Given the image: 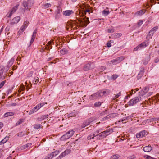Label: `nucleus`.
<instances>
[{
  "label": "nucleus",
  "mask_w": 159,
  "mask_h": 159,
  "mask_svg": "<svg viewBox=\"0 0 159 159\" xmlns=\"http://www.w3.org/2000/svg\"><path fill=\"white\" fill-rule=\"evenodd\" d=\"M148 134L147 131L145 130H143L139 133L136 134V136L137 138H140L145 136Z\"/></svg>",
  "instance_id": "obj_13"
},
{
  "label": "nucleus",
  "mask_w": 159,
  "mask_h": 159,
  "mask_svg": "<svg viewBox=\"0 0 159 159\" xmlns=\"http://www.w3.org/2000/svg\"><path fill=\"white\" fill-rule=\"evenodd\" d=\"M115 30L114 28L109 29L107 30V31L108 33H113L114 32Z\"/></svg>",
  "instance_id": "obj_41"
},
{
  "label": "nucleus",
  "mask_w": 159,
  "mask_h": 159,
  "mask_svg": "<svg viewBox=\"0 0 159 159\" xmlns=\"http://www.w3.org/2000/svg\"><path fill=\"white\" fill-rule=\"evenodd\" d=\"M53 41H54L53 40H52L50 41H49L48 42V44L49 46L48 48L50 47V48H52V46H51V44H52V43L54 44V42H53Z\"/></svg>",
  "instance_id": "obj_39"
},
{
  "label": "nucleus",
  "mask_w": 159,
  "mask_h": 159,
  "mask_svg": "<svg viewBox=\"0 0 159 159\" xmlns=\"http://www.w3.org/2000/svg\"><path fill=\"white\" fill-rule=\"evenodd\" d=\"M26 147H25V145L21 147V149H25Z\"/></svg>",
  "instance_id": "obj_61"
},
{
  "label": "nucleus",
  "mask_w": 159,
  "mask_h": 159,
  "mask_svg": "<svg viewBox=\"0 0 159 159\" xmlns=\"http://www.w3.org/2000/svg\"><path fill=\"white\" fill-rule=\"evenodd\" d=\"M3 123L1 122H0V129L3 127Z\"/></svg>",
  "instance_id": "obj_55"
},
{
  "label": "nucleus",
  "mask_w": 159,
  "mask_h": 159,
  "mask_svg": "<svg viewBox=\"0 0 159 159\" xmlns=\"http://www.w3.org/2000/svg\"><path fill=\"white\" fill-rule=\"evenodd\" d=\"M42 125L39 124H36L34 125V128L36 129H38L41 127ZM42 128H43V127H42Z\"/></svg>",
  "instance_id": "obj_31"
},
{
  "label": "nucleus",
  "mask_w": 159,
  "mask_h": 159,
  "mask_svg": "<svg viewBox=\"0 0 159 159\" xmlns=\"http://www.w3.org/2000/svg\"><path fill=\"white\" fill-rule=\"evenodd\" d=\"M118 77V76L116 75H113L112 77V79H113V80H115Z\"/></svg>",
  "instance_id": "obj_51"
},
{
  "label": "nucleus",
  "mask_w": 159,
  "mask_h": 159,
  "mask_svg": "<svg viewBox=\"0 0 159 159\" xmlns=\"http://www.w3.org/2000/svg\"><path fill=\"white\" fill-rule=\"evenodd\" d=\"M20 17L19 16L15 17L12 19L10 24L11 25H13L15 24H16L20 21Z\"/></svg>",
  "instance_id": "obj_15"
},
{
  "label": "nucleus",
  "mask_w": 159,
  "mask_h": 159,
  "mask_svg": "<svg viewBox=\"0 0 159 159\" xmlns=\"http://www.w3.org/2000/svg\"><path fill=\"white\" fill-rule=\"evenodd\" d=\"M35 37H36V34H33L32 37V38H31V40L30 41V44L29 45V47H30L31 45V44L34 42V39H35Z\"/></svg>",
  "instance_id": "obj_33"
},
{
  "label": "nucleus",
  "mask_w": 159,
  "mask_h": 159,
  "mask_svg": "<svg viewBox=\"0 0 159 159\" xmlns=\"http://www.w3.org/2000/svg\"><path fill=\"white\" fill-rule=\"evenodd\" d=\"M23 122V120L22 119H20L18 120L16 124V126H17Z\"/></svg>",
  "instance_id": "obj_38"
},
{
  "label": "nucleus",
  "mask_w": 159,
  "mask_h": 159,
  "mask_svg": "<svg viewBox=\"0 0 159 159\" xmlns=\"http://www.w3.org/2000/svg\"><path fill=\"white\" fill-rule=\"evenodd\" d=\"M141 97H136L133 99L131 100L128 102V104L130 106H133L134 104L137 103L141 100Z\"/></svg>",
  "instance_id": "obj_6"
},
{
  "label": "nucleus",
  "mask_w": 159,
  "mask_h": 159,
  "mask_svg": "<svg viewBox=\"0 0 159 159\" xmlns=\"http://www.w3.org/2000/svg\"><path fill=\"white\" fill-rule=\"evenodd\" d=\"M39 79L38 77L35 78L33 80V83L34 84H37L39 81Z\"/></svg>",
  "instance_id": "obj_40"
},
{
  "label": "nucleus",
  "mask_w": 159,
  "mask_h": 159,
  "mask_svg": "<svg viewBox=\"0 0 159 159\" xmlns=\"http://www.w3.org/2000/svg\"><path fill=\"white\" fill-rule=\"evenodd\" d=\"M146 11V10L145 9L142 10L137 12L135 13V15L137 16L142 15Z\"/></svg>",
  "instance_id": "obj_21"
},
{
  "label": "nucleus",
  "mask_w": 159,
  "mask_h": 159,
  "mask_svg": "<svg viewBox=\"0 0 159 159\" xmlns=\"http://www.w3.org/2000/svg\"><path fill=\"white\" fill-rule=\"evenodd\" d=\"M102 102L99 101L96 102L94 104V107H99L101 105Z\"/></svg>",
  "instance_id": "obj_26"
},
{
  "label": "nucleus",
  "mask_w": 159,
  "mask_h": 159,
  "mask_svg": "<svg viewBox=\"0 0 159 159\" xmlns=\"http://www.w3.org/2000/svg\"><path fill=\"white\" fill-rule=\"evenodd\" d=\"M8 139V137H6L0 142V145H2L6 143Z\"/></svg>",
  "instance_id": "obj_30"
},
{
  "label": "nucleus",
  "mask_w": 159,
  "mask_h": 159,
  "mask_svg": "<svg viewBox=\"0 0 159 159\" xmlns=\"http://www.w3.org/2000/svg\"><path fill=\"white\" fill-rule=\"evenodd\" d=\"M70 150L69 149H67L65 151V152L67 155H68V154H69L70 153Z\"/></svg>",
  "instance_id": "obj_53"
},
{
  "label": "nucleus",
  "mask_w": 159,
  "mask_h": 159,
  "mask_svg": "<svg viewBox=\"0 0 159 159\" xmlns=\"http://www.w3.org/2000/svg\"><path fill=\"white\" fill-rule=\"evenodd\" d=\"M133 92L134 90L133 89L131 90V91L130 92V95H132V94H134Z\"/></svg>",
  "instance_id": "obj_60"
},
{
  "label": "nucleus",
  "mask_w": 159,
  "mask_h": 159,
  "mask_svg": "<svg viewBox=\"0 0 159 159\" xmlns=\"http://www.w3.org/2000/svg\"><path fill=\"white\" fill-rule=\"evenodd\" d=\"M61 12V10H60L59 9H58L57 11V15L55 17L56 19H58L59 18V14Z\"/></svg>",
  "instance_id": "obj_35"
},
{
  "label": "nucleus",
  "mask_w": 159,
  "mask_h": 159,
  "mask_svg": "<svg viewBox=\"0 0 159 159\" xmlns=\"http://www.w3.org/2000/svg\"><path fill=\"white\" fill-rule=\"evenodd\" d=\"M5 84V82L3 81L1 82L0 84V89Z\"/></svg>",
  "instance_id": "obj_52"
},
{
  "label": "nucleus",
  "mask_w": 159,
  "mask_h": 159,
  "mask_svg": "<svg viewBox=\"0 0 159 159\" xmlns=\"http://www.w3.org/2000/svg\"><path fill=\"white\" fill-rule=\"evenodd\" d=\"M14 113L12 112H9L5 113L4 114V117H7L9 116L14 115Z\"/></svg>",
  "instance_id": "obj_24"
},
{
  "label": "nucleus",
  "mask_w": 159,
  "mask_h": 159,
  "mask_svg": "<svg viewBox=\"0 0 159 159\" xmlns=\"http://www.w3.org/2000/svg\"><path fill=\"white\" fill-rule=\"evenodd\" d=\"M152 150V147L150 145H148L143 148V150L146 152H149Z\"/></svg>",
  "instance_id": "obj_20"
},
{
  "label": "nucleus",
  "mask_w": 159,
  "mask_h": 159,
  "mask_svg": "<svg viewBox=\"0 0 159 159\" xmlns=\"http://www.w3.org/2000/svg\"><path fill=\"white\" fill-rule=\"evenodd\" d=\"M125 59V57L124 56H121L117 57L115 59H113L110 61L113 64H116L118 63H120L122 61Z\"/></svg>",
  "instance_id": "obj_8"
},
{
  "label": "nucleus",
  "mask_w": 159,
  "mask_h": 159,
  "mask_svg": "<svg viewBox=\"0 0 159 159\" xmlns=\"http://www.w3.org/2000/svg\"><path fill=\"white\" fill-rule=\"evenodd\" d=\"M107 47H110L111 46V44L110 43H107Z\"/></svg>",
  "instance_id": "obj_57"
},
{
  "label": "nucleus",
  "mask_w": 159,
  "mask_h": 159,
  "mask_svg": "<svg viewBox=\"0 0 159 159\" xmlns=\"http://www.w3.org/2000/svg\"><path fill=\"white\" fill-rule=\"evenodd\" d=\"M59 153V151H56L54 152H53L51 153V154L52 155L53 157H54L56 156L57 155H58Z\"/></svg>",
  "instance_id": "obj_34"
},
{
  "label": "nucleus",
  "mask_w": 159,
  "mask_h": 159,
  "mask_svg": "<svg viewBox=\"0 0 159 159\" xmlns=\"http://www.w3.org/2000/svg\"><path fill=\"white\" fill-rule=\"evenodd\" d=\"M148 45V42H143L142 43L138 46L135 48L134 49V50L135 51H137L139 48L145 47Z\"/></svg>",
  "instance_id": "obj_14"
},
{
  "label": "nucleus",
  "mask_w": 159,
  "mask_h": 159,
  "mask_svg": "<svg viewBox=\"0 0 159 159\" xmlns=\"http://www.w3.org/2000/svg\"><path fill=\"white\" fill-rule=\"evenodd\" d=\"M31 143H29L25 145V147L27 148L28 147H30L31 146Z\"/></svg>",
  "instance_id": "obj_54"
},
{
  "label": "nucleus",
  "mask_w": 159,
  "mask_h": 159,
  "mask_svg": "<svg viewBox=\"0 0 159 159\" xmlns=\"http://www.w3.org/2000/svg\"><path fill=\"white\" fill-rule=\"evenodd\" d=\"M103 96V93L101 91L98 92L91 95L89 97V99L91 100H94L97 98H100Z\"/></svg>",
  "instance_id": "obj_3"
},
{
  "label": "nucleus",
  "mask_w": 159,
  "mask_h": 159,
  "mask_svg": "<svg viewBox=\"0 0 159 159\" xmlns=\"http://www.w3.org/2000/svg\"><path fill=\"white\" fill-rule=\"evenodd\" d=\"M110 91L108 89H106L103 92L102 91V93H103V96L104 95L106 96V95H108L110 93Z\"/></svg>",
  "instance_id": "obj_25"
},
{
  "label": "nucleus",
  "mask_w": 159,
  "mask_h": 159,
  "mask_svg": "<svg viewBox=\"0 0 159 159\" xmlns=\"http://www.w3.org/2000/svg\"><path fill=\"white\" fill-rule=\"evenodd\" d=\"M16 105V103H12L11 104V106H15Z\"/></svg>",
  "instance_id": "obj_59"
},
{
  "label": "nucleus",
  "mask_w": 159,
  "mask_h": 159,
  "mask_svg": "<svg viewBox=\"0 0 159 159\" xmlns=\"http://www.w3.org/2000/svg\"><path fill=\"white\" fill-rule=\"evenodd\" d=\"M143 75V71H140L138 74L137 76V78L138 79H139Z\"/></svg>",
  "instance_id": "obj_27"
},
{
  "label": "nucleus",
  "mask_w": 159,
  "mask_h": 159,
  "mask_svg": "<svg viewBox=\"0 0 159 159\" xmlns=\"http://www.w3.org/2000/svg\"><path fill=\"white\" fill-rule=\"evenodd\" d=\"M158 28V26H156L151 29L148 33L147 38V39H148V38H152V36H153L156 31L157 30Z\"/></svg>",
  "instance_id": "obj_11"
},
{
  "label": "nucleus",
  "mask_w": 159,
  "mask_h": 159,
  "mask_svg": "<svg viewBox=\"0 0 159 159\" xmlns=\"http://www.w3.org/2000/svg\"><path fill=\"white\" fill-rule=\"evenodd\" d=\"M73 13L72 10H66L63 11V14L65 16H69Z\"/></svg>",
  "instance_id": "obj_18"
},
{
  "label": "nucleus",
  "mask_w": 159,
  "mask_h": 159,
  "mask_svg": "<svg viewBox=\"0 0 159 159\" xmlns=\"http://www.w3.org/2000/svg\"><path fill=\"white\" fill-rule=\"evenodd\" d=\"M120 94H121V92H120L117 95H116L115 94V98H113V100H114L116 98H118L120 95Z\"/></svg>",
  "instance_id": "obj_44"
},
{
  "label": "nucleus",
  "mask_w": 159,
  "mask_h": 159,
  "mask_svg": "<svg viewBox=\"0 0 159 159\" xmlns=\"http://www.w3.org/2000/svg\"><path fill=\"white\" fill-rule=\"evenodd\" d=\"M48 115H44L43 116V119H45V118H47L48 117Z\"/></svg>",
  "instance_id": "obj_58"
},
{
  "label": "nucleus",
  "mask_w": 159,
  "mask_h": 159,
  "mask_svg": "<svg viewBox=\"0 0 159 159\" xmlns=\"http://www.w3.org/2000/svg\"><path fill=\"white\" fill-rule=\"evenodd\" d=\"M143 23V21L142 20H140L138 23V25L140 26Z\"/></svg>",
  "instance_id": "obj_50"
},
{
  "label": "nucleus",
  "mask_w": 159,
  "mask_h": 159,
  "mask_svg": "<svg viewBox=\"0 0 159 159\" xmlns=\"http://www.w3.org/2000/svg\"><path fill=\"white\" fill-rule=\"evenodd\" d=\"M18 6L19 5L17 4L12 9L8 16L9 17H11V16L12 14L14 13L16 11V10H17L18 8Z\"/></svg>",
  "instance_id": "obj_19"
},
{
  "label": "nucleus",
  "mask_w": 159,
  "mask_h": 159,
  "mask_svg": "<svg viewBox=\"0 0 159 159\" xmlns=\"http://www.w3.org/2000/svg\"><path fill=\"white\" fill-rule=\"evenodd\" d=\"M120 157L118 154H115L112 156L110 159H118Z\"/></svg>",
  "instance_id": "obj_29"
},
{
  "label": "nucleus",
  "mask_w": 159,
  "mask_h": 159,
  "mask_svg": "<svg viewBox=\"0 0 159 159\" xmlns=\"http://www.w3.org/2000/svg\"><path fill=\"white\" fill-rule=\"evenodd\" d=\"M122 35L121 33H116L115 34L114 37L115 38H118Z\"/></svg>",
  "instance_id": "obj_37"
},
{
  "label": "nucleus",
  "mask_w": 159,
  "mask_h": 159,
  "mask_svg": "<svg viewBox=\"0 0 159 159\" xmlns=\"http://www.w3.org/2000/svg\"><path fill=\"white\" fill-rule=\"evenodd\" d=\"M85 18L86 16L82 20L80 19V18L78 19V21L80 23V24L79 25V23L76 21L75 23L77 26H78L79 25L80 27L86 26L89 23V21L88 20V18Z\"/></svg>",
  "instance_id": "obj_2"
},
{
  "label": "nucleus",
  "mask_w": 159,
  "mask_h": 159,
  "mask_svg": "<svg viewBox=\"0 0 159 159\" xmlns=\"http://www.w3.org/2000/svg\"><path fill=\"white\" fill-rule=\"evenodd\" d=\"M17 66H13L12 67V70H15L17 68Z\"/></svg>",
  "instance_id": "obj_56"
},
{
  "label": "nucleus",
  "mask_w": 159,
  "mask_h": 159,
  "mask_svg": "<svg viewBox=\"0 0 159 159\" xmlns=\"http://www.w3.org/2000/svg\"><path fill=\"white\" fill-rule=\"evenodd\" d=\"M149 88L148 87H145L140 92H139L140 96H143L148 91Z\"/></svg>",
  "instance_id": "obj_16"
},
{
  "label": "nucleus",
  "mask_w": 159,
  "mask_h": 159,
  "mask_svg": "<svg viewBox=\"0 0 159 159\" xmlns=\"http://www.w3.org/2000/svg\"><path fill=\"white\" fill-rule=\"evenodd\" d=\"M102 14L105 16H107L109 13V11L108 10H104L102 12Z\"/></svg>",
  "instance_id": "obj_32"
},
{
  "label": "nucleus",
  "mask_w": 159,
  "mask_h": 159,
  "mask_svg": "<svg viewBox=\"0 0 159 159\" xmlns=\"http://www.w3.org/2000/svg\"><path fill=\"white\" fill-rule=\"evenodd\" d=\"M53 157L51 154L48 155L44 158V159H51L53 158Z\"/></svg>",
  "instance_id": "obj_42"
},
{
  "label": "nucleus",
  "mask_w": 159,
  "mask_h": 159,
  "mask_svg": "<svg viewBox=\"0 0 159 159\" xmlns=\"http://www.w3.org/2000/svg\"><path fill=\"white\" fill-rule=\"evenodd\" d=\"M85 9L84 13H82L81 14L80 13V16H84V15H86L87 12H88L89 14H90V12L93 13V11L92 10V8L90 6H85L84 7Z\"/></svg>",
  "instance_id": "obj_7"
},
{
  "label": "nucleus",
  "mask_w": 159,
  "mask_h": 159,
  "mask_svg": "<svg viewBox=\"0 0 159 159\" xmlns=\"http://www.w3.org/2000/svg\"><path fill=\"white\" fill-rule=\"evenodd\" d=\"M101 129H100V130H96L94 133V136H95V137H96V135H97L100 132V130Z\"/></svg>",
  "instance_id": "obj_45"
},
{
  "label": "nucleus",
  "mask_w": 159,
  "mask_h": 159,
  "mask_svg": "<svg viewBox=\"0 0 159 159\" xmlns=\"http://www.w3.org/2000/svg\"><path fill=\"white\" fill-rule=\"evenodd\" d=\"M15 59L14 58H12L8 63V64L5 68V70L7 71L9 67H10L13 64Z\"/></svg>",
  "instance_id": "obj_17"
},
{
  "label": "nucleus",
  "mask_w": 159,
  "mask_h": 159,
  "mask_svg": "<svg viewBox=\"0 0 159 159\" xmlns=\"http://www.w3.org/2000/svg\"><path fill=\"white\" fill-rule=\"evenodd\" d=\"M45 104H47V103H41L39 104H38L36 106L37 107L38 109L39 110L40 108H41Z\"/></svg>",
  "instance_id": "obj_28"
},
{
  "label": "nucleus",
  "mask_w": 159,
  "mask_h": 159,
  "mask_svg": "<svg viewBox=\"0 0 159 159\" xmlns=\"http://www.w3.org/2000/svg\"><path fill=\"white\" fill-rule=\"evenodd\" d=\"M112 114H109V115H108L106 117H104V119H109L110 118H111L112 117Z\"/></svg>",
  "instance_id": "obj_46"
},
{
  "label": "nucleus",
  "mask_w": 159,
  "mask_h": 159,
  "mask_svg": "<svg viewBox=\"0 0 159 159\" xmlns=\"http://www.w3.org/2000/svg\"><path fill=\"white\" fill-rule=\"evenodd\" d=\"M51 5L50 3H46L44 4V6L46 8L49 7L51 6Z\"/></svg>",
  "instance_id": "obj_47"
},
{
  "label": "nucleus",
  "mask_w": 159,
  "mask_h": 159,
  "mask_svg": "<svg viewBox=\"0 0 159 159\" xmlns=\"http://www.w3.org/2000/svg\"><path fill=\"white\" fill-rule=\"evenodd\" d=\"M156 97H157V98L159 99V94H157L156 95Z\"/></svg>",
  "instance_id": "obj_64"
},
{
  "label": "nucleus",
  "mask_w": 159,
  "mask_h": 159,
  "mask_svg": "<svg viewBox=\"0 0 159 159\" xmlns=\"http://www.w3.org/2000/svg\"><path fill=\"white\" fill-rule=\"evenodd\" d=\"M33 3L30 2L29 0L28 2L25 1H23L22 4L23 6L25 9L26 10H29L30 9V7L33 5Z\"/></svg>",
  "instance_id": "obj_9"
},
{
  "label": "nucleus",
  "mask_w": 159,
  "mask_h": 159,
  "mask_svg": "<svg viewBox=\"0 0 159 159\" xmlns=\"http://www.w3.org/2000/svg\"><path fill=\"white\" fill-rule=\"evenodd\" d=\"M93 119L92 118H90L85 121L82 125L81 127L84 128L90 124L93 121Z\"/></svg>",
  "instance_id": "obj_12"
},
{
  "label": "nucleus",
  "mask_w": 159,
  "mask_h": 159,
  "mask_svg": "<svg viewBox=\"0 0 159 159\" xmlns=\"http://www.w3.org/2000/svg\"><path fill=\"white\" fill-rule=\"evenodd\" d=\"M25 135V134L23 132H20L17 134L18 136L20 137H22Z\"/></svg>",
  "instance_id": "obj_43"
},
{
  "label": "nucleus",
  "mask_w": 159,
  "mask_h": 159,
  "mask_svg": "<svg viewBox=\"0 0 159 159\" xmlns=\"http://www.w3.org/2000/svg\"><path fill=\"white\" fill-rule=\"evenodd\" d=\"M24 89H25V88L24 87H23L22 89H20V91H19V93L21 91H24Z\"/></svg>",
  "instance_id": "obj_63"
},
{
  "label": "nucleus",
  "mask_w": 159,
  "mask_h": 159,
  "mask_svg": "<svg viewBox=\"0 0 159 159\" xmlns=\"http://www.w3.org/2000/svg\"><path fill=\"white\" fill-rule=\"evenodd\" d=\"M112 130L108 129L103 132H101L98 134L96 135V138L97 140H100L106 138L111 133H112Z\"/></svg>",
  "instance_id": "obj_1"
},
{
  "label": "nucleus",
  "mask_w": 159,
  "mask_h": 159,
  "mask_svg": "<svg viewBox=\"0 0 159 159\" xmlns=\"http://www.w3.org/2000/svg\"><path fill=\"white\" fill-rule=\"evenodd\" d=\"M4 68V67L3 66L0 67V79L1 78H5L4 76L3 75Z\"/></svg>",
  "instance_id": "obj_22"
},
{
  "label": "nucleus",
  "mask_w": 159,
  "mask_h": 159,
  "mask_svg": "<svg viewBox=\"0 0 159 159\" xmlns=\"http://www.w3.org/2000/svg\"><path fill=\"white\" fill-rule=\"evenodd\" d=\"M95 67V65L93 62H90L84 65L83 69L85 71H88L94 68Z\"/></svg>",
  "instance_id": "obj_5"
},
{
  "label": "nucleus",
  "mask_w": 159,
  "mask_h": 159,
  "mask_svg": "<svg viewBox=\"0 0 159 159\" xmlns=\"http://www.w3.org/2000/svg\"><path fill=\"white\" fill-rule=\"evenodd\" d=\"M29 24V22L28 21H27L24 22L23 25L21 27L20 29L18 32V34H21V33L25 30Z\"/></svg>",
  "instance_id": "obj_10"
},
{
  "label": "nucleus",
  "mask_w": 159,
  "mask_h": 159,
  "mask_svg": "<svg viewBox=\"0 0 159 159\" xmlns=\"http://www.w3.org/2000/svg\"><path fill=\"white\" fill-rule=\"evenodd\" d=\"M66 51L65 49H63L60 51L61 53L63 54H66Z\"/></svg>",
  "instance_id": "obj_48"
},
{
  "label": "nucleus",
  "mask_w": 159,
  "mask_h": 159,
  "mask_svg": "<svg viewBox=\"0 0 159 159\" xmlns=\"http://www.w3.org/2000/svg\"><path fill=\"white\" fill-rule=\"evenodd\" d=\"M10 29V28L9 27H7L5 29V30L6 31H9Z\"/></svg>",
  "instance_id": "obj_62"
},
{
  "label": "nucleus",
  "mask_w": 159,
  "mask_h": 159,
  "mask_svg": "<svg viewBox=\"0 0 159 159\" xmlns=\"http://www.w3.org/2000/svg\"><path fill=\"white\" fill-rule=\"evenodd\" d=\"M74 133V131L72 130H70L63 135L61 137V139L62 140H64L68 139L73 135Z\"/></svg>",
  "instance_id": "obj_4"
},
{
  "label": "nucleus",
  "mask_w": 159,
  "mask_h": 159,
  "mask_svg": "<svg viewBox=\"0 0 159 159\" xmlns=\"http://www.w3.org/2000/svg\"><path fill=\"white\" fill-rule=\"evenodd\" d=\"M95 136L94 135V134H91L89 135L87 137V139L88 140H90L91 139H93Z\"/></svg>",
  "instance_id": "obj_36"
},
{
  "label": "nucleus",
  "mask_w": 159,
  "mask_h": 159,
  "mask_svg": "<svg viewBox=\"0 0 159 159\" xmlns=\"http://www.w3.org/2000/svg\"><path fill=\"white\" fill-rule=\"evenodd\" d=\"M38 109L37 107L36 106L35 107H34L29 112V114H31L37 111Z\"/></svg>",
  "instance_id": "obj_23"
},
{
  "label": "nucleus",
  "mask_w": 159,
  "mask_h": 159,
  "mask_svg": "<svg viewBox=\"0 0 159 159\" xmlns=\"http://www.w3.org/2000/svg\"><path fill=\"white\" fill-rule=\"evenodd\" d=\"M66 155H67L66 153H65V151L63 152L59 156H61V158L64 156H66Z\"/></svg>",
  "instance_id": "obj_49"
}]
</instances>
